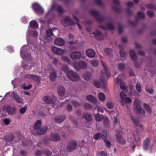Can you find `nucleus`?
<instances>
[{
	"label": "nucleus",
	"instance_id": "obj_17",
	"mask_svg": "<svg viewBox=\"0 0 156 156\" xmlns=\"http://www.w3.org/2000/svg\"><path fill=\"white\" fill-rule=\"evenodd\" d=\"M54 43L56 45L61 46L64 44L65 41L62 38H57L55 40Z\"/></svg>",
	"mask_w": 156,
	"mask_h": 156
},
{
	"label": "nucleus",
	"instance_id": "obj_35",
	"mask_svg": "<svg viewBox=\"0 0 156 156\" xmlns=\"http://www.w3.org/2000/svg\"><path fill=\"white\" fill-rule=\"evenodd\" d=\"M31 27L32 29H36L38 27L37 23L34 20L31 21L30 23Z\"/></svg>",
	"mask_w": 156,
	"mask_h": 156
},
{
	"label": "nucleus",
	"instance_id": "obj_10",
	"mask_svg": "<svg viewBox=\"0 0 156 156\" xmlns=\"http://www.w3.org/2000/svg\"><path fill=\"white\" fill-rule=\"evenodd\" d=\"M134 105L135 107V109L136 110L137 113L143 116L145 115V110L140 106V105L139 103H136L135 101Z\"/></svg>",
	"mask_w": 156,
	"mask_h": 156
},
{
	"label": "nucleus",
	"instance_id": "obj_41",
	"mask_svg": "<svg viewBox=\"0 0 156 156\" xmlns=\"http://www.w3.org/2000/svg\"><path fill=\"white\" fill-rule=\"evenodd\" d=\"M22 145L24 147H29L32 144V142L30 140H26V141H23L22 142Z\"/></svg>",
	"mask_w": 156,
	"mask_h": 156
},
{
	"label": "nucleus",
	"instance_id": "obj_4",
	"mask_svg": "<svg viewBox=\"0 0 156 156\" xmlns=\"http://www.w3.org/2000/svg\"><path fill=\"white\" fill-rule=\"evenodd\" d=\"M90 13L98 21L101 22L104 21V18L100 15V12L99 11L95 10H91L90 11Z\"/></svg>",
	"mask_w": 156,
	"mask_h": 156
},
{
	"label": "nucleus",
	"instance_id": "obj_26",
	"mask_svg": "<svg viewBox=\"0 0 156 156\" xmlns=\"http://www.w3.org/2000/svg\"><path fill=\"white\" fill-rule=\"evenodd\" d=\"M87 99L89 101L94 104H96L97 103L96 98L91 95H88L87 97Z\"/></svg>",
	"mask_w": 156,
	"mask_h": 156
},
{
	"label": "nucleus",
	"instance_id": "obj_30",
	"mask_svg": "<svg viewBox=\"0 0 156 156\" xmlns=\"http://www.w3.org/2000/svg\"><path fill=\"white\" fill-rule=\"evenodd\" d=\"M144 108L146 110L147 112L149 113L151 115L152 113V109L148 104L144 103Z\"/></svg>",
	"mask_w": 156,
	"mask_h": 156
},
{
	"label": "nucleus",
	"instance_id": "obj_5",
	"mask_svg": "<svg viewBox=\"0 0 156 156\" xmlns=\"http://www.w3.org/2000/svg\"><path fill=\"white\" fill-rule=\"evenodd\" d=\"M113 5L111 6L112 9L115 12H120L122 11V9L120 7L119 0H113Z\"/></svg>",
	"mask_w": 156,
	"mask_h": 156
},
{
	"label": "nucleus",
	"instance_id": "obj_14",
	"mask_svg": "<svg viewBox=\"0 0 156 156\" xmlns=\"http://www.w3.org/2000/svg\"><path fill=\"white\" fill-rule=\"evenodd\" d=\"M52 51L55 54L58 55H61L63 54L64 51L63 50L55 46H53L51 48Z\"/></svg>",
	"mask_w": 156,
	"mask_h": 156
},
{
	"label": "nucleus",
	"instance_id": "obj_61",
	"mask_svg": "<svg viewBox=\"0 0 156 156\" xmlns=\"http://www.w3.org/2000/svg\"><path fill=\"white\" fill-rule=\"evenodd\" d=\"M44 153L47 156H51L52 153L50 151L48 150H46L44 151Z\"/></svg>",
	"mask_w": 156,
	"mask_h": 156
},
{
	"label": "nucleus",
	"instance_id": "obj_62",
	"mask_svg": "<svg viewBox=\"0 0 156 156\" xmlns=\"http://www.w3.org/2000/svg\"><path fill=\"white\" fill-rule=\"evenodd\" d=\"M126 53L123 50H120V56L122 57H125L126 55Z\"/></svg>",
	"mask_w": 156,
	"mask_h": 156
},
{
	"label": "nucleus",
	"instance_id": "obj_44",
	"mask_svg": "<svg viewBox=\"0 0 156 156\" xmlns=\"http://www.w3.org/2000/svg\"><path fill=\"white\" fill-rule=\"evenodd\" d=\"M104 132H105V131H102L103 133L101 134L100 133H98L96 134L94 136V138L95 140H98L100 139L101 137H102V135H103L104 133Z\"/></svg>",
	"mask_w": 156,
	"mask_h": 156
},
{
	"label": "nucleus",
	"instance_id": "obj_52",
	"mask_svg": "<svg viewBox=\"0 0 156 156\" xmlns=\"http://www.w3.org/2000/svg\"><path fill=\"white\" fill-rule=\"evenodd\" d=\"M61 69L65 72H67L68 70L67 65L66 64L63 65L61 67Z\"/></svg>",
	"mask_w": 156,
	"mask_h": 156
},
{
	"label": "nucleus",
	"instance_id": "obj_33",
	"mask_svg": "<svg viewBox=\"0 0 156 156\" xmlns=\"http://www.w3.org/2000/svg\"><path fill=\"white\" fill-rule=\"evenodd\" d=\"M145 6L148 9L154 10L156 8V5L154 3H151L147 4Z\"/></svg>",
	"mask_w": 156,
	"mask_h": 156
},
{
	"label": "nucleus",
	"instance_id": "obj_51",
	"mask_svg": "<svg viewBox=\"0 0 156 156\" xmlns=\"http://www.w3.org/2000/svg\"><path fill=\"white\" fill-rule=\"evenodd\" d=\"M145 90L149 93L152 94L154 93L153 89L152 88L147 87L145 88Z\"/></svg>",
	"mask_w": 156,
	"mask_h": 156
},
{
	"label": "nucleus",
	"instance_id": "obj_9",
	"mask_svg": "<svg viewBox=\"0 0 156 156\" xmlns=\"http://www.w3.org/2000/svg\"><path fill=\"white\" fill-rule=\"evenodd\" d=\"M77 146L76 142L75 140H71L68 143L66 147L67 150L69 151H71L74 150L76 147Z\"/></svg>",
	"mask_w": 156,
	"mask_h": 156
},
{
	"label": "nucleus",
	"instance_id": "obj_1",
	"mask_svg": "<svg viewBox=\"0 0 156 156\" xmlns=\"http://www.w3.org/2000/svg\"><path fill=\"white\" fill-rule=\"evenodd\" d=\"M42 123L41 120H38L36 122L34 126V131L40 135H44L46 133L48 129V127L47 126L41 127Z\"/></svg>",
	"mask_w": 156,
	"mask_h": 156
},
{
	"label": "nucleus",
	"instance_id": "obj_58",
	"mask_svg": "<svg viewBox=\"0 0 156 156\" xmlns=\"http://www.w3.org/2000/svg\"><path fill=\"white\" fill-rule=\"evenodd\" d=\"M84 108L89 110L92 108V106L88 103H86L84 105Z\"/></svg>",
	"mask_w": 156,
	"mask_h": 156
},
{
	"label": "nucleus",
	"instance_id": "obj_36",
	"mask_svg": "<svg viewBox=\"0 0 156 156\" xmlns=\"http://www.w3.org/2000/svg\"><path fill=\"white\" fill-rule=\"evenodd\" d=\"M90 73L89 72L86 71L85 72L83 76V78L87 80H89L90 78Z\"/></svg>",
	"mask_w": 156,
	"mask_h": 156
},
{
	"label": "nucleus",
	"instance_id": "obj_42",
	"mask_svg": "<svg viewBox=\"0 0 156 156\" xmlns=\"http://www.w3.org/2000/svg\"><path fill=\"white\" fill-rule=\"evenodd\" d=\"M71 103L75 108L80 106L81 105L79 102L74 100L71 101Z\"/></svg>",
	"mask_w": 156,
	"mask_h": 156
},
{
	"label": "nucleus",
	"instance_id": "obj_3",
	"mask_svg": "<svg viewBox=\"0 0 156 156\" xmlns=\"http://www.w3.org/2000/svg\"><path fill=\"white\" fill-rule=\"evenodd\" d=\"M68 78L72 81H77L79 80L80 77L78 73L73 71L70 70L67 73Z\"/></svg>",
	"mask_w": 156,
	"mask_h": 156
},
{
	"label": "nucleus",
	"instance_id": "obj_46",
	"mask_svg": "<svg viewBox=\"0 0 156 156\" xmlns=\"http://www.w3.org/2000/svg\"><path fill=\"white\" fill-rule=\"evenodd\" d=\"M98 98L102 101H103L105 99V94L102 92H101L99 94Z\"/></svg>",
	"mask_w": 156,
	"mask_h": 156
},
{
	"label": "nucleus",
	"instance_id": "obj_39",
	"mask_svg": "<svg viewBox=\"0 0 156 156\" xmlns=\"http://www.w3.org/2000/svg\"><path fill=\"white\" fill-rule=\"evenodd\" d=\"M131 119L134 123L136 125L139 126L140 124V121L137 119V117L135 116H131Z\"/></svg>",
	"mask_w": 156,
	"mask_h": 156
},
{
	"label": "nucleus",
	"instance_id": "obj_59",
	"mask_svg": "<svg viewBox=\"0 0 156 156\" xmlns=\"http://www.w3.org/2000/svg\"><path fill=\"white\" fill-rule=\"evenodd\" d=\"M108 28L110 30H113L114 29V25L111 23H108L107 24Z\"/></svg>",
	"mask_w": 156,
	"mask_h": 156
},
{
	"label": "nucleus",
	"instance_id": "obj_18",
	"mask_svg": "<svg viewBox=\"0 0 156 156\" xmlns=\"http://www.w3.org/2000/svg\"><path fill=\"white\" fill-rule=\"evenodd\" d=\"M103 133L104 134L103 135H102V138L103 140L105 143L107 147L108 148H109L111 147V144L109 141L106 139L107 133L106 132H104Z\"/></svg>",
	"mask_w": 156,
	"mask_h": 156
},
{
	"label": "nucleus",
	"instance_id": "obj_45",
	"mask_svg": "<svg viewBox=\"0 0 156 156\" xmlns=\"http://www.w3.org/2000/svg\"><path fill=\"white\" fill-rule=\"evenodd\" d=\"M118 68L119 70L122 71L125 69L126 66L122 63H120L118 64Z\"/></svg>",
	"mask_w": 156,
	"mask_h": 156
},
{
	"label": "nucleus",
	"instance_id": "obj_48",
	"mask_svg": "<svg viewBox=\"0 0 156 156\" xmlns=\"http://www.w3.org/2000/svg\"><path fill=\"white\" fill-rule=\"evenodd\" d=\"M90 63L93 66L96 67L99 65V62L98 60H94L91 61Z\"/></svg>",
	"mask_w": 156,
	"mask_h": 156
},
{
	"label": "nucleus",
	"instance_id": "obj_49",
	"mask_svg": "<svg viewBox=\"0 0 156 156\" xmlns=\"http://www.w3.org/2000/svg\"><path fill=\"white\" fill-rule=\"evenodd\" d=\"M136 88L137 91L139 93L141 92V86L140 83H137L136 85Z\"/></svg>",
	"mask_w": 156,
	"mask_h": 156
},
{
	"label": "nucleus",
	"instance_id": "obj_54",
	"mask_svg": "<svg viewBox=\"0 0 156 156\" xmlns=\"http://www.w3.org/2000/svg\"><path fill=\"white\" fill-rule=\"evenodd\" d=\"M94 2L98 5L100 6H102L104 5V3L101 0H94Z\"/></svg>",
	"mask_w": 156,
	"mask_h": 156
},
{
	"label": "nucleus",
	"instance_id": "obj_28",
	"mask_svg": "<svg viewBox=\"0 0 156 156\" xmlns=\"http://www.w3.org/2000/svg\"><path fill=\"white\" fill-rule=\"evenodd\" d=\"M13 96L14 98V100L16 102L19 104H22L23 103V100L17 94L14 93L13 94Z\"/></svg>",
	"mask_w": 156,
	"mask_h": 156
},
{
	"label": "nucleus",
	"instance_id": "obj_64",
	"mask_svg": "<svg viewBox=\"0 0 156 156\" xmlns=\"http://www.w3.org/2000/svg\"><path fill=\"white\" fill-rule=\"evenodd\" d=\"M97 110L99 112H101L102 113H103L104 111L103 110L102 108L101 107L97 105L96 106V108Z\"/></svg>",
	"mask_w": 156,
	"mask_h": 156
},
{
	"label": "nucleus",
	"instance_id": "obj_32",
	"mask_svg": "<svg viewBox=\"0 0 156 156\" xmlns=\"http://www.w3.org/2000/svg\"><path fill=\"white\" fill-rule=\"evenodd\" d=\"M30 77L37 82H40L41 78L39 76L36 75H31Z\"/></svg>",
	"mask_w": 156,
	"mask_h": 156
},
{
	"label": "nucleus",
	"instance_id": "obj_20",
	"mask_svg": "<svg viewBox=\"0 0 156 156\" xmlns=\"http://www.w3.org/2000/svg\"><path fill=\"white\" fill-rule=\"evenodd\" d=\"M43 100L47 104H54L55 103V101L49 96H47L44 97Z\"/></svg>",
	"mask_w": 156,
	"mask_h": 156
},
{
	"label": "nucleus",
	"instance_id": "obj_29",
	"mask_svg": "<svg viewBox=\"0 0 156 156\" xmlns=\"http://www.w3.org/2000/svg\"><path fill=\"white\" fill-rule=\"evenodd\" d=\"M83 117L88 121H90L92 120L91 114L88 113H84L83 114Z\"/></svg>",
	"mask_w": 156,
	"mask_h": 156
},
{
	"label": "nucleus",
	"instance_id": "obj_57",
	"mask_svg": "<svg viewBox=\"0 0 156 156\" xmlns=\"http://www.w3.org/2000/svg\"><path fill=\"white\" fill-rule=\"evenodd\" d=\"M93 84L97 88H99L101 86V84L97 80H94L93 82Z\"/></svg>",
	"mask_w": 156,
	"mask_h": 156
},
{
	"label": "nucleus",
	"instance_id": "obj_63",
	"mask_svg": "<svg viewBox=\"0 0 156 156\" xmlns=\"http://www.w3.org/2000/svg\"><path fill=\"white\" fill-rule=\"evenodd\" d=\"M125 101H123V103H124L125 104L126 103H128L131 102L132 100L129 97H126L125 99Z\"/></svg>",
	"mask_w": 156,
	"mask_h": 156
},
{
	"label": "nucleus",
	"instance_id": "obj_27",
	"mask_svg": "<svg viewBox=\"0 0 156 156\" xmlns=\"http://www.w3.org/2000/svg\"><path fill=\"white\" fill-rule=\"evenodd\" d=\"M90 33L91 34H93L96 37H101L99 38L100 40H102L104 39L103 37L102 36V33L99 30H96L94 32H91Z\"/></svg>",
	"mask_w": 156,
	"mask_h": 156
},
{
	"label": "nucleus",
	"instance_id": "obj_60",
	"mask_svg": "<svg viewBox=\"0 0 156 156\" xmlns=\"http://www.w3.org/2000/svg\"><path fill=\"white\" fill-rule=\"evenodd\" d=\"M126 11L127 14L128 16H130L132 15H133V13L131 11L130 8H127L126 9Z\"/></svg>",
	"mask_w": 156,
	"mask_h": 156
},
{
	"label": "nucleus",
	"instance_id": "obj_25",
	"mask_svg": "<svg viewBox=\"0 0 156 156\" xmlns=\"http://www.w3.org/2000/svg\"><path fill=\"white\" fill-rule=\"evenodd\" d=\"M57 77V71L53 69L51 73L50 76V79L51 81H54Z\"/></svg>",
	"mask_w": 156,
	"mask_h": 156
},
{
	"label": "nucleus",
	"instance_id": "obj_50",
	"mask_svg": "<svg viewBox=\"0 0 156 156\" xmlns=\"http://www.w3.org/2000/svg\"><path fill=\"white\" fill-rule=\"evenodd\" d=\"M62 59L64 62L68 63H70V60L69 58L68 57L65 56H62Z\"/></svg>",
	"mask_w": 156,
	"mask_h": 156
},
{
	"label": "nucleus",
	"instance_id": "obj_37",
	"mask_svg": "<svg viewBox=\"0 0 156 156\" xmlns=\"http://www.w3.org/2000/svg\"><path fill=\"white\" fill-rule=\"evenodd\" d=\"M101 62L102 63V65L103 66L104 68V72L105 73L106 75L107 76V77L108 78V77L110 76V73L109 71L107 70V69L106 68V66H105V64L104 62L101 61Z\"/></svg>",
	"mask_w": 156,
	"mask_h": 156
},
{
	"label": "nucleus",
	"instance_id": "obj_56",
	"mask_svg": "<svg viewBox=\"0 0 156 156\" xmlns=\"http://www.w3.org/2000/svg\"><path fill=\"white\" fill-rule=\"evenodd\" d=\"M27 109V108L26 106L22 107L20 109L19 112L20 114H23L25 112Z\"/></svg>",
	"mask_w": 156,
	"mask_h": 156
},
{
	"label": "nucleus",
	"instance_id": "obj_55",
	"mask_svg": "<svg viewBox=\"0 0 156 156\" xmlns=\"http://www.w3.org/2000/svg\"><path fill=\"white\" fill-rule=\"evenodd\" d=\"M107 107L109 109H112L113 107V103L110 101L108 102L106 104Z\"/></svg>",
	"mask_w": 156,
	"mask_h": 156
},
{
	"label": "nucleus",
	"instance_id": "obj_23",
	"mask_svg": "<svg viewBox=\"0 0 156 156\" xmlns=\"http://www.w3.org/2000/svg\"><path fill=\"white\" fill-rule=\"evenodd\" d=\"M150 143V141L148 138H147L144 140L143 144V148L144 150L146 151L148 149Z\"/></svg>",
	"mask_w": 156,
	"mask_h": 156
},
{
	"label": "nucleus",
	"instance_id": "obj_40",
	"mask_svg": "<svg viewBox=\"0 0 156 156\" xmlns=\"http://www.w3.org/2000/svg\"><path fill=\"white\" fill-rule=\"evenodd\" d=\"M120 97L122 99L121 103L122 105H124V103H123V101L125 100L126 98V94L123 92H121L120 93Z\"/></svg>",
	"mask_w": 156,
	"mask_h": 156
},
{
	"label": "nucleus",
	"instance_id": "obj_22",
	"mask_svg": "<svg viewBox=\"0 0 156 156\" xmlns=\"http://www.w3.org/2000/svg\"><path fill=\"white\" fill-rule=\"evenodd\" d=\"M64 22L66 23L67 26H68L75 24V23L73 20H71L69 16L66 17L65 18Z\"/></svg>",
	"mask_w": 156,
	"mask_h": 156
},
{
	"label": "nucleus",
	"instance_id": "obj_2",
	"mask_svg": "<svg viewBox=\"0 0 156 156\" xmlns=\"http://www.w3.org/2000/svg\"><path fill=\"white\" fill-rule=\"evenodd\" d=\"M73 66L75 70L77 71L81 69H85L87 67L86 63L83 61L74 62Z\"/></svg>",
	"mask_w": 156,
	"mask_h": 156
},
{
	"label": "nucleus",
	"instance_id": "obj_8",
	"mask_svg": "<svg viewBox=\"0 0 156 156\" xmlns=\"http://www.w3.org/2000/svg\"><path fill=\"white\" fill-rule=\"evenodd\" d=\"M3 110L5 112H7L9 114L12 115L16 113V109L15 107L12 108L9 105H8L4 107Z\"/></svg>",
	"mask_w": 156,
	"mask_h": 156
},
{
	"label": "nucleus",
	"instance_id": "obj_31",
	"mask_svg": "<svg viewBox=\"0 0 156 156\" xmlns=\"http://www.w3.org/2000/svg\"><path fill=\"white\" fill-rule=\"evenodd\" d=\"M137 17H136V20L137 21L139 18L144 19L145 18V15L144 13L141 12H138L137 13Z\"/></svg>",
	"mask_w": 156,
	"mask_h": 156
},
{
	"label": "nucleus",
	"instance_id": "obj_15",
	"mask_svg": "<svg viewBox=\"0 0 156 156\" xmlns=\"http://www.w3.org/2000/svg\"><path fill=\"white\" fill-rule=\"evenodd\" d=\"M116 139L118 142L122 144H125L126 141L123 139L121 135L117 132L116 134Z\"/></svg>",
	"mask_w": 156,
	"mask_h": 156
},
{
	"label": "nucleus",
	"instance_id": "obj_7",
	"mask_svg": "<svg viewBox=\"0 0 156 156\" xmlns=\"http://www.w3.org/2000/svg\"><path fill=\"white\" fill-rule=\"evenodd\" d=\"M32 8L34 12L37 14H42L44 11L41 5L37 3H34L32 5Z\"/></svg>",
	"mask_w": 156,
	"mask_h": 156
},
{
	"label": "nucleus",
	"instance_id": "obj_11",
	"mask_svg": "<svg viewBox=\"0 0 156 156\" xmlns=\"http://www.w3.org/2000/svg\"><path fill=\"white\" fill-rule=\"evenodd\" d=\"M70 57L73 59H78L80 58L81 54L79 51H73L70 55Z\"/></svg>",
	"mask_w": 156,
	"mask_h": 156
},
{
	"label": "nucleus",
	"instance_id": "obj_43",
	"mask_svg": "<svg viewBox=\"0 0 156 156\" xmlns=\"http://www.w3.org/2000/svg\"><path fill=\"white\" fill-rule=\"evenodd\" d=\"M104 52L106 54L109 56H111L112 53V50L111 49L106 48L104 49Z\"/></svg>",
	"mask_w": 156,
	"mask_h": 156
},
{
	"label": "nucleus",
	"instance_id": "obj_19",
	"mask_svg": "<svg viewBox=\"0 0 156 156\" xmlns=\"http://www.w3.org/2000/svg\"><path fill=\"white\" fill-rule=\"evenodd\" d=\"M66 116L65 115H61L57 116L55 117V121L57 123L62 122L66 119Z\"/></svg>",
	"mask_w": 156,
	"mask_h": 156
},
{
	"label": "nucleus",
	"instance_id": "obj_34",
	"mask_svg": "<svg viewBox=\"0 0 156 156\" xmlns=\"http://www.w3.org/2000/svg\"><path fill=\"white\" fill-rule=\"evenodd\" d=\"M57 28H52L50 29L46 30V35L48 37H50L54 35L52 33V30H56Z\"/></svg>",
	"mask_w": 156,
	"mask_h": 156
},
{
	"label": "nucleus",
	"instance_id": "obj_12",
	"mask_svg": "<svg viewBox=\"0 0 156 156\" xmlns=\"http://www.w3.org/2000/svg\"><path fill=\"white\" fill-rule=\"evenodd\" d=\"M61 139L60 135L56 133H53L51 134L49 139L52 141L57 142L59 141Z\"/></svg>",
	"mask_w": 156,
	"mask_h": 156
},
{
	"label": "nucleus",
	"instance_id": "obj_38",
	"mask_svg": "<svg viewBox=\"0 0 156 156\" xmlns=\"http://www.w3.org/2000/svg\"><path fill=\"white\" fill-rule=\"evenodd\" d=\"M95 117L96 120L98 122L102 121L103 118V115L98 113L96 114Z\"/></svg>",
	"mask_w": 156,
	"mask_h": 156
},
{
	"label": "nucleus",
	"instance_id": "obj_47",
	"mask_svg": "<svg viewBox=\"0 0 156 156\" xmlns=\"http://www.w3.org/2000/svg\"><path fill=\"white\" fill-rule=\"evenodd\" d=\"M147 13L148 16L150 18H152L155 15L154 12L151 10H148L147 11Z\"/></svg>",
	"mask_w": 156,
	"mask_h": 156
},
{
	"label": "nucleus",
	"instance_id": "obj_24",
	"mask_svg": "<svg viewBox=\"0 0 156 156\" xmlns=\"http://www.w3.org/2000/svg\"><path fill=\"white\" fill-rule=\"evenodd\" d=\"M133 135L136 142H138L140 138V133L138 130H135L133 133Z\"/></svg>",
	"mask_w": 156,
	"mask_h": 156
},
{
	"label": "nucleus",
	"instance_id": "obj_6",
	"mask_svg": "<svg viewBox=\"0 0 156 156\" xmlns=\"http://www.w3.org/2000/svg\"><path fill=\"white\" fill-rule=\"evenodd\" d=\"M130 55L131 59L134 61V65L136 68H138L141 66V64L138 62L136 60L137 57L135 51L133 50L130 51Z\"/></svg>",
	"mask_w": 156,
	"mask_h": 156
},
{
	"label": "nucleus",
	"instance_id": "obj_21",
	"mask_svg": "<svg viewBox=\"0 0 156 156\" xmlns=\"http://www.w3.org/2000/svg\"><path fill=\"white\" fill-rule=\"evenodd\" d=\"M86 53L87 56L90 58L94 57L95 55V52L92 49H89L86 51Z\"/></svg>",
	"mask_w": 156,
	"mask_h": 156
},
{
	"label": "nucleus",
	"instance_id": "obj_13",
	"mask_svg": "<svg viewBox=\"0 0 156 156\" xmlns=\"http://www.w3.org/2000/svg\"><path fill=\"white\" fill-rule=\"evenodd\" d=\"M14 139V135L12 133H9L7 135L5 136L4 140L6 143H11Z\"/></svg>",
	"mask_w": 156,
	"mask_h": 156
},
{
	"label": "nucleus",
	"instance_id": "obj_53",
	"mask_svg": "<svg viewBox=\"0 0 156 156\" xmlns=\"http://www.w3.org/2000/svg\"><path fill=\"white\" fill-rule=\"evenodd\" d=\"M56 9L57 11L60 13H62L64 12V11L62 9L61 6L58 5L56 6Z\"/></svg>",
	"mask_w": 156,
	"mask_h": 156
},
{
	"label": "nucleus",
	"instance_id": "obj_16",
	"mask_svg": "<svg viewBox=\"0 0 156 156\" xmlns=\"http://www.w3.org/2000/svg\"><path fill=\"white\" fill-rule=\"evenodd\" d=\"M57 92L58 94L60 96H63L64 95L66 90L65 87L61 86L59 85L57 87Z\"/></svg>",
	"mask_w": 156,
	"mask_h": 156
}]
</instances>
